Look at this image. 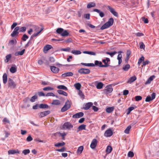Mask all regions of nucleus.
I'll use <instances>...</instances> for the list:
<instances>
[{
    "mask_svg": "<svg viewBox=\"0 0 159 159\" xmlns=\"http://www.w3.org/2000/svg\"><path fill=\"white\" fill-rule=\"evenodd\" d=\"M112 148L111 146L109 145L107 148L106 152L107 153H110L112 151Z\"/></svg>",
    "mask_w": 159,
    "mask_h": 159,
    "instance_id": "nucleus-33",
    "label": "nucleus"
},
{
    "mask_svg": "<svg viewBox=\"0 0 159 159\" xmlns=\"http://www.w3.org/2000/svg\"><path fill=\"white\" fill-rule=\"evenodd\" d=\"M122 52V51H119L118 52V53H119L117 57V59L118 60V64L119 65L120 64L122 61V60L121 59V58L122 57V55L121 53Z\"/></svg>",
    "mask_w": 159,
    "mask_h": 159,
    "instance_id": "nucleus-15",
    "label": "nucleus"
},
{
    "mask_svg": "<svg viewBox=\"0 0 159 159\" xmlns=\"http://www.w3.org/2000/svg\"><path fill=\"white\" fill-rule=\"evenodd\" d=\"M26 28L25 27H22L19 29V32H25L26 31Z\"/></svg>",
    "mask_w": 159,
    "mask_h": 159,
    "instance_id": "nucleus-57",
    "label": "nucleus"
},
{
    "mask_svg": "<svg viewBox=\"0 0 159 159\" xmlns=\"http://www.w3.org/2000/svg\"><path fill=\"white\" fill-rule=\"evenodd\" d=\"M152 100V99H151V97L149 95L147 96L145 99V101L146 102H149Z\"/></svg>",
    "mask_w": 159,
    "mask_h": 159,
    "instance_id": "nucleus-61",
    "label": "nucleus"
},
{
    "mask_svg": "<svg viewBox=\"0 0 159 159\" xmlns=\"http://www.w3.org/2000/svg\"><path fill=\"white\" fill-rule=\"evenodd\" d=\"M60 103V102L59 100H53V102L52 103V104H54L55 105H58Z\"/></svg>",
    "mask_w": 159,
    "mask_h": 159,
    "instance_id": "nucleus-49",
    "label": "nucleus"
},
{
    "mask_svg": "<svg viewBox=\"0 0 159 159\" xmlns=\"http://www.w3.org/2000/svg\"><path fill=\"white\" fill-rule=\"evenodd\" d=\"M95 66H97L100 67H102V63L101 61H99L97 60H96L95 61L94 64Z\"/></svg>",
    "mask_w": 159,
    "mask_h": 159,
    "instance_id": "nucleus-30",
    "label": "nucleus"
},
{
    "mask_svg": "<svg viewBox=\"0 0 159 159\" xmlns=\"http://www.w3.org/2000/svg\"><path fill=\"white\" fill-rule=\"evenodd\" d=\"M68 35H69V33L67 32V30L63 29V31L61 34V35L62 36L64 37L67 36Z\"/></svg>",
    "mask_w": 159,
    "mask_h": 159,
    "instance_id": "nucleus-35",
    "label": "nucleus"
},
{
    "mask_svg": "<svg viewBox=\"0 0 159 159\" xmlns=\"http://www.w3.org/2000/svg\"><path fill=\"white\" fill-rule=\"evenodd\" d=\"M95 5L96 4L94 2H91L88 4L87 6V8H89L95 7Z\"/></svg>",
    "mask_w": 159,
    "mask_h": 159,
    "instance_id": "nucleus-31",
    "label": "nucleus"
},
{
    "mask_svg": "<svg viewBox=\"0 0 159 159\" xmlns=\"http://www.w3.org/2000/svg\"><path fill=\"white\" fill-rule=\"evenodd\" d=\"M63 127L64 129L66 128V129H70L71 128H73V126L70 123L67 122L64 124Z\"/></svg>",
    "mask_w": 159,
    "mask_h": 159,
    "instance_id": "nucleus-5",
    "label": "nucleus"
},
{
    "mask_svg": "<svg viewBox=\"0 0 159 159\" xmlns=\"http://www.w3.org/2000/svg\"><path fill=\"white\" fill-rule=\"evenodd\" d=\"M11 57V54H9L7 55L6 56V60H5V62H8L9 61Z\"/></svg>",
    "mask_w": 159,
    "mask_h": 159,
    "instance_id": "nucleus-44",
    "label": "nucleus"
},
{
    "mask_svg": "<svg viewBox=\"0 0 159 159\" xmlns=\"http://www.w3.org/2000/svg\"><path fill=\"white\" fill-rule=\"evenodd\" d=\"M113 22H114V20H113V19L112 18H110L108 21L106 22V24H107V26L109 27L110 26L112 25H113Z\"/></svg>",
    "mask_w": 159,
    "mask_h": 159,
    "instance_id": "nucleus-19",
    "label": "nucleus"
},
{
    "mask_svg": "<svg viewBox=\"0 0 159 159\" xmlns=\"http://www.w3.org/2000/svg\"><path fill=\"white\" fill-rule=\"evenodd\" d=\"M144 58L143 56H142L139 59L138 61V64L139 65H140V64L142 62V61H144Z\"/></svg>",
    "mask_w": 159,
    "mask_h": 159,
    "instance_id": "nucleus-48",
    "label": "nucleus"
},
{
    "mask_svg": "<svg viewBox=\"0 0 159 159\" xmlns=\"http://www.w3.org/2000/svg\"><path fill=\"white\" fill-rule=\"evenodd\" d=\"M108 27H109L107 26V24H106L105 23L100 28V29L102 30H103L105 29L108 28Z\"/></svg>",
    "mask_w": 159,
    "mask_h": 159,
    "instance_id": "nucleus-58",
    "label": "nucleus"
},
{
    "mask_svg": "<svg viewBox=\"0 0 159 159\" xmlns=\"http://www.w3.org/2000/svg\"><path fill=\"white\" fill-rule=\"evenodd\" d=\"M81 64L82 65L88 66L93 67V66H94V64L93 63H81Z\"/></svg>",
    "mask_w": 159,
    "mask_h": 159,
    "instance_id": "nucleus-32",
    "label": "nucleus"
},
{
    "mask_svg": "<svg viewBox=\"0 0 159 159\" xmlns=\"http://www.w3.org/2000/svg\"><path fill=\"white\" fill-rule=\"evenodd\" d=\"M43 28H41V29L40 30L39 32H37V33H34V34H33V35L34 36H34V37H36L37 36H38V34L43 30Z\"/></svg>",
    "mask_w": 159,
    "mask_h": 159,
    "instance_id": "nucleus-56",
    "label": "nucleus"
},
{
    "mask_svg": "<svg viewBox=\"0 0 159 159\" xmlns=\"http://www.w3.org/2000/svg\"><path fill=\"white\" fill-rule=\"evenodd\" d=\"M74 86L77 90H80L81 87V85L80 83H78L75 84Z\"/></svg>",
    "mask_w": 159,
    "mask_h": 159,
    "instance_id": "nucleus-34",
    "label": "nucleus"
},
{
    "mask_svg": "<svg viewBox=\"0 0 159 159\" xmlns=\"http://www.w3.org/2000/svg\"><path fill=\"white\" fill-rule=\"evenodd\" d=\"M128 156L129 157H132L134 156V154L133 152L129 151L128 154Z\"/></svg>",
    "mask_w": 159,
    "mask_h": 159,
    "instance_id": "nucleus-63",
    "label": "nucleus"
},
{
    "mask_svg": "<svg viewBox=\"0 0 159 159\" xmlns=\"http://www.w3.org/2000/svg\"><path fill=\"white\" fill-rule=\"evenodd\" d=\"M84 113L82 112L77 113L72 116L73 118H78L84 116Z\"/></svg>",
    "mask_w": 159,
    "mask_h": 159,
    "instance_id": "nucleus-13",
    "label": "nucleus"
},
{
    "mask_svg": "<svg viewBox=\"0 0 159 159\" xmlns=\"http://www.w3.org/2000/svg\"><path fill=\"white\" fill-rule=\"evenodd\" d=\"M65 144V143L64 142H62L61 143H59L54 144L55 146L57 147H59L61 146H64Z\"/></svg>",
    "mask_w": 159,
    "mask_h": 159,
    "instance_id": "nucleus-36",
    "label": "nucleus"
},
{
    "mask_svg": "<svg viewBox=\"0 0 159 159\" xmlns=\"http://www.w3.org/2000/svg\"><path fill=\"white\" fill-rule=\"evenodd\" d=\"M142 99V97L140 96H137L135 97V100L137 101H139Z\"/></svg>",
    "mask_w": 159,
    "mask_h": 159,
    "instance_id": "nucleus-60",
    "label": "nucleus"
},
{
    "mask_svg": "<svg viewBox=\"0 0 159 159\" xmlns=\"http://www.w3.org/2000/svg\"><path fill=\"white\" fill-rule=\"evenodd\" d=\"M70 50V48L69 47H67L66 48H62L61 49V51L65 52H69Z\"/></svg>",
    "mask_w": 159,
    "mask_h": 159,
    "instance_id": "nucleus-55",
    "label": "nucleus"
},
{
    "mask_svg": "<svg viewBox=\"0 0 159 159\" xmlns=\"http://www.w3.org/2000/svg\"><path fill=\"white\" fill-rule=\"evenodd\" d=\"M130 67V66L129 65V64H127L123 67V69L124 70L126 71L128 70L129 69Z\"/></svg>",
    "mask_w": 159,
    "mask_h": 159,
    "instance_id": "nucleus-45",
    "label": "nucleus"
},
{
    "mask_svg": "<svg viewBox=\"0 0 159 159\" xmlns=\"http://www.w3.org/2000/svg\"><path fill=\"white\" fill-rule=\"evenodd\" d=\"M107 7L108 8L109 10L113 15L116 17L118 16V13L115 11V9L109 6H108Z\"/></svg>",
    "mask_w": 159,
    "mask_h": 159,
    "instance_id": "nucleus-9",
    "label": "nucleus"
},
{
    "mask_svg": "<svg viewBox=\"0 0 159 159\" xmlns=\"http://www.w3.org/2000/svg\"><path fill=\"white\" fill-rule=\"evenodd\" d=\"M71 52L75 55H79L81 54V52L80 50H73L71 51Z\"/></svg>",
    "mask_w": 159,
    "mask_h": 159,
    "instance_id": "nucleus-27",
    "label": "nucleus"
},
{
    "mask_svg": "<svg viewBox=\"0 0 159 159\" xmlns=\"http://www.w3.org/2000/svg\"><path fill=\"white\" fill-rule=\"evenodd\" d=\"M19 26L16 27L11 34V37H14L16 35H18L19 34V32H18V31L19 30Z\"/></svg>",
    "mask_w": 159,
    "mask_h": 159,
    "instance_id": "nucleus-4",
    "label": "nucleus"
},
{
    "mask_svg": "<svg viewBox=\"0 0 159 159\" xmlns=\"http://www.w3.org/2000/svg\"><path fill=\"white\" fill-rule=\"evenodd\" d=\"M37 98V96L36 95H34L32 96L30 99V101L32 102H34L35 101V100Z\"/></svg>",
    "mask_w": 159,
    "mask_h": 159,
    "instance_id": "nucleus-54",
    "label": "nucleus"
},
{
    "mask_svg": "<svg viewBox=\"0 0 159 159\" xmlns=\"http://www.w3.org/2000/svg\"><path fill=\"white\" fill-rule=\"evenodd\" d=\"M17 68L16 65L15 64H13L10 69V71L11 73H14L16 71Z\"/></svg>",
    "mask_w": 159,
    "mask_h": 159,
    "instance_id": "nucleus-16",
    "label": "nucleus"
},
{
    "mask_svg": "<svg viewBox=\"0 0 159 159\" xmlns=\"http://www.w3.org/2000/svg\"><path fill=\"white\" fill-rule=\"evenodd\" d=\"M8 153L9 155L14 154L16 153V151L14 150H10L8 151Z\"/></svg>",
    "mask_w": 159,
    "mask_h": 159,
    "instance_id": "nucleus-52",
    "label": "nucleus"
},
{
    "mask_svg": "<svg viewBox=\"0 0 159 159\" xmlns=\"http://www.w3.org/2000/svg\"><path fill=\"white\" fill-rule=\"evenodd\" d=\"M90 14H84V17L86 19L89 20L90 19Z\"/></svg>",
    "mask_w": 159,
    "mask_h": 159,
    "instance_id": "nucleus-62",
    "label": "nucleus"
},
{
    "mask_svg": "<svg viewBox=\"0 0 159 159\" xmlns=\"http://www.w3.org/2000/svg\"><path fill=\"white\" fill-rule=\"evenodd\" d=\"M7 74L5 73L2 76V80L3 84H6L7 82Z\"/></svg>",
    "mask_w": 159,
    "mask_h": 159,
    "instance_id": "nucleus-23",
    "label": "nucleus"
},
{
    "mask_svg": "<svg viewBox=\"0 0 159 159\" xmlns=\"http://www.w3.org/2000/svg\"><path fill=\"white\" fill-rule=\"evenodd\" d=\"M50 113V111H45L41 112L38 114V116L39 118H42L49 115Z\"/></svg>",
    "mask_w": 159,
    "mask_h": 159,
    "instance_id": "nucleus-3",
    "label": "nucleus"
},
{
    "mask_svg": "<svg viewBox=\"0 0 159 159\" xmlns=\"http://www.w3.org/2000/svg\"><path fill=\"white\" fill-rule=\"evenodd\" d=\"M137 79L135 76H134L130 78V79L127 81V83L131 84L132 83L135 81Z\"/></svg>",
    "mask_w": 159,
    "mask_h": 159,
    "instance_id": "nucleus-21",
    "label": "nucleus"
},
{
    "mask_svg": "<svg viewBox=\"0 0 159 159\" xmlns=\"http://www.w3.org/2000/svg\"><path fill=\"white\" fill-rule=\"evenodd\" d=\"M116 53V51H114L112 52H106V53L107 54L109 55L111 57H113L114 55H115Z\"/></svg>",
    "mask_w": 159,
    "mask_h": 159,
    "instance_id": "nucleus-47",
    "label": "nucleus"
},
{
    "mask_svg": "<svg viewBox=\"0 0 159 159\" xmlns=\"http://www.w3.org/2000/svg\"><path fill=\"white\" fill-rule=\"evenodd\" d=\"M51 70L54 73H57L59 71V69L54 66H50Z\"/></svg>",
    "mask_w": 159,
    "mask_h": 159,
    "instance_id": "nucleus-17",
    "label": "nucleus"
},
{
    "mask_svg": "<svg viewBox=\"0 0 159 159\" xmlns=\"http://www.w3.org/2000/svg\"><path fill=\"white\" fill-rule=\"evenodd\" d=\"M114 109V108L113 107H109L107 108L106 111L107 113H110L113 111Z\"/></svg>",
    "mask_w": 159,
    "mask_h": 159,
    "instance_id": "nucleus-38",
    "label": "nucleus"
},
{
    "mask_svg": "<svg viewBox=\"0 0 159 159\" xmlns=\"http://www.w3.org/2000/svg\"><path fill=\"white\" fill-rule=\"evenodd\" d=\"M60 134V136H61L62 137V139L63 140L65 139V137L66 135V134L65 132H63V133H59Z\"/></svg>",
    "mask_w": 159,
    "mask_h": 159,
    "instance_id": "nucleus-59",
    "label": "nucleus"
},
{
    "mask_svg": "<svg viewBox=\"0 0 159 159\" xmlns=\"http://www.w3.org/2000/svg\"><path fill=\"white\" fill-rule=\"evenodd\" d=\"M93 11L94 12H96L98 13L100 16L101 18L105 16L104 13L103 11H101L99 9H94Z\"/></svg>",
    "mask_w": 159,
    "mask_h": 159,
    "instance_id": "nucleus-11",
    "label": "nucleus"
},
{
    "mask_svg": "<svg viewBox=\"0 0 159 159\" xmlns=\"http://www.w3.org/2000/svg\"><path fill=\"white\" fill-rule=\"evenodd\" d=\"M73 75V74L72 72H67L64 74H63L61 75V77L63 78H65L66 77L72 76Z\"/></svg>",
    "mask_w": 159,
    "mask_h": 159,
    "instance_id": "nucleus-18",
    "label": "nucleus"
},
{
    "mask_svg": "<svg viewBox=\"0 0 159 159\" xmlns=\"http://www.w3.org/2000/svg\"><path fill=\"white\" fill-rule=\"evenodd\" d=\"M110 61V59L106 57L105 59L102 60V62L104 63V65H102V67H107L110 66L108 64V62Z\"/></svg>",
    "mask_w": 159,
    "mask_h": 159,
    "instance_id": "nucleus-7",
    "label": "nucleus"
},
{
    "mask_svg": "<svg viewBox=\"0 0 159 159\" xmlns=\"http://www.w3.org/2000/svg\"><path fill=\"white\" fill-rule=\"evenodd\" d=\"M83 149L84 147L83 146H80L79 147L77 150V153L80 154L82 153Z\"/></svg>",
    "mask_w": 159,
    "mask_h": 159,
    "instance_id": "nucleus-39",
    "label": "nucleus"
},
{
    "mask_svg": "<svg viewBox=\"0 0 159 159\" xmlns=\"http://www.w3.org/2000/svg\"><path fill=\"white\" fill-rule=\"evenodd\" d=\"M63 31V29L61 28H58L56 30L57 33L61 35Z\"/></svg>",
    "mask_w": 159,
    "mask_h": 159,
    "instance_id": "nucleus-43",
    "label": "nucleus"
},
{
    "mask_svg": "<svg viewBox=\"0 0 159 159\" xmlns=\"http://www.w3.org/2000/svg\"><path fill=\"white\" fill-rule=\"evenodd\" d=\"M57 88L58 89L64 90L65 91L68 90V89L65 86L63 85H59L57 86Z\"/></svg>",
    "mask_w": 159,
    "mask_h": 159,
    "instance_id": "nucleus-29",
    "label": "nucleus"
},
{
    "mask_svg": "<svg viewBox=\"0 0 159 159\" xmlns=\"http://www.w3.org/2000/svg\"><path fill=\"white\" fill-rule=\"evenodd\" d=\"M93 105L92 102H88L84 104L83 109L85 110H88Z\"/></svg>",
    "mask_w": 159,
    "mask_h": 159,
    "instance_id": "nucleus-8",
    "label": "nucleus"
},
{
    "mask_svg": "<svg viewBox=\"0 0 159 159\" xmlns=\"http://www.w3.org/2000/svg\"><path fill=\"white\" fill-rule=\"evenodd\" d=\"M67 107L66 106V105H64L63 107L61 108V112H64L67 110H68V108H67Z\"/></svg>",
    "mask_w": 159,
    "mask_h": 159,
    "instance_id": "nucleus-53",
    "label": "nucleus"
},
{
    "mask_svg": "<svg viewBox=\"0 0 159 159\" xmlns=\"http://www.w3.org/2000/svg\"><path fill=\"white\" fill-rule=\"evenodd\" d=\"M78 94L80 97L82 98L83 99H84L85 98V96L84 94L80 90L79 91V92L78 93Z\"/></svg>",
    "mask_w": 159,
    "mask_h": 159,
    "instance_id": "nucleus-41",
    "label": "nucleus"
},
{
    "mask_svg": "<svg viewBox=\"0 0 159 159\" xmlns=\"http://www.w3.org/2000/svg\"><path fill=\"white\" fill-rule=\"evenodd\" d=\"M155 78V76L152 75L145 82V84H150L153 79Z\"/></svg>",
    "mask_w": 159,
    "mask_h": 159,
    "instance_id": "nucleus-22",
    "label": "nucleus"
},
{
    "mask_svg": "<svg viewBox=\"0 0 159 159\" xmlns=\"http://www.w3.org/2000/svg\"><path fill=\"white\" fill-rule=\"evenodd\" d=\"M28 38L29 37L26 34H25L23 35L21 38V39L23 41H25L26 40V39H28Z\"/></svg>",
    "mask_w": 159,
    "mask_h": 159,
    "instance_id": "nucleus-50",
    "label": "nucleus"
},
{
    "mask_svg": "<svg viewBox=\"0 0 159 159\" xmlns=\"http://www.w3.org/2000/svg\"><path fill=\"white\" fill-rule=\"evenodd\" d=\"M97 144V141L96 139H93L90 144V148L94 149L95 148Z\"/></svg>",
    "mask_w": 159,
    "mask_h": 159,
    "instance_id": "nucleus-10",
    "label": "nucleus"
},
{
    "mask_svg": "<svg viewBox=\"0 0 159 159\" xmlns=\"http://www.w3.org/2000/svg\"><path fill=\"white\" fill-rule=\"evenodd\" d=\"M54 89L51 87L48 86L45 87L43 89V90L44 91L53 90Z\"/></svg>",
    "mask_w": 159,
    "mask_h": 159,
    "instance_id": "nucleus-46",
    "label": "nucleus"
},
{
    "mask_svg": "<svg viewBox=\"0 0 159 159\" xmlns=\"http://www.w3.org/2000/svg\"><path fill=\"white\" fill-rule=\"evenodd\" d=\"M103 86V84L101 82H98L96 85V88L98 89H102Z\"/></svg>",
    "mask_w": 159,
    "mask_h": 159,
    "instance_id": "nucleus-26",
    "label": "nucleus"
},
{
    "mask_svg": "<svg viewBox=\"0 0 159 159\" xmlns=\"http://www.w3.org/2000/svg\"><path fill=\"white\" fill-rule=\"evenodd\" d=\"M106 89L105 90L106 91V92L107 93H111L113 91V88L111 85H107L106 87Z\"/></svg>",
    "mask_w": 159,
    "mask_h": 159,
    "instance_id": "nucleus-14",
    "label": "nucleus"
},
{
    "mask_svg": "<svg viewBox=\"0 0 159 159\" xmlns=\"http://www.w3.org/2000/svg\"><path fill=\"white\" fill-rule=\"evenodd\" d=\"M16 84L12 80L9 78L8 80V86L11 88L14 89L16 87Z\"/></svg>",
    "mask_w": 159,
    "mask_h": 159,
    "instance_id": "nucleus-1",
    "label": "nucleus"
},
{
    "mask_svg": "<svg viewBox=\"0 0 159 159\" xmlns=\"http://www.w3.org/2000/svg\"><path fill=\"white\" fill-rule=\"evenodd\" d=\"M49 107L48 105L47 104H41L39 105V108L42 109H48Z\"/></svg>",
    "mask_w": 159,
    "mask_h": 159,
    "instance_id": "nucleus-25",
    "label": "nucleus"
},
{
    "mask_svg": "<svg viewBox=\"0 0 159 159\" xmlns=\"http://www.w3.org/2000/svg\"><path fill=\"white\" fill-rule=\"evenodd\" d=\"M78 72L81 74H88L90 72V70L88 69L81 68L78 70Z\"/></svg>",
    "mask_w": 159,
    "mask_h": 159,
    "instance_id": "nucleus-2",
    "label": "nucleus"
},
{
    "mask_svg": "<svg viewBox=\"0 0 159 159\" xmlns=\"http://www.w3.org/2000/svg\"><path fill=\"white\" fill-rule=\"evenodd\" d=\"M57 92L59 94L63 95L66 96H67V93L66 92L61 90H57Z\"/></svg>",
    "mask_w": 159,
    "mask_h": 159,
    "instance_id": "nucleus-28",
    "label": "nucleus"
},
{
    "mask_svg": "<svg viewBox=\"0 0 159 159\" xmlns=\"http://www.w3.org/2000/svg\"><path fill=\"white\" fill-rule=\"evenodd\" d=\"M113 131L111 129L109 128L107 130L104 134V136L106 137H110L113 134Z\"/></svg>",
    "mask_w": 159,
    "mask_h": 159,
    "instance_id": "nucleus-6",
    "label": "nucleus"
},
{
    "mask_svg": "<svg viewBox=\"0 0 159 159\" xmlns=\"http://www.w3.org/2000/svg\"><path fill=\"white\" fill-rule=\"evenodd\" d=\"M22 153L25 155H26L30 153V150L29 149H25L22 151Z\"/></svg>",
    "mask_w": 159,
    "mask_h": 159,
    "instance_id": "nucleus-51",
    "label": "nucleus"
},
{
    "mask_svg": "<svg viewBox=\"0 0 159 159\" xmlns=\"http://www.w3.org/2000/svg\"><path fill=\"white\" fill-rule=\"evenodd\" d=\"M52 48V47L51 45L49 44L46 45L43 48V52L44 53H46L49 50Z\"/></svg>",
    "mask_w": 159,
    "mask_h": 159,
    "instance_id": "nucleus-12",
    "label": "nucleus"
},
{
    "mask_svg": "<svg viewBox=\"0 0 159 159\" xmlns=\"http://www.w3.org/2000/svg\"><path fill=\"white\" fill-rule=\"evenodd\" d=\"M140 48L141 49H144L145 48V46L144 43L142 42H141L139 43Z\"/></svg>",
    "mask_w": 159,
    "mask_h": 159,
    "instance_id": "nucleus-64",
    "label": "nucleus"
},
{
    "mask_svg": "<svg viewBox=\"0 0 159 159\" xmlns=\"http://www.w3.org/2000/svg\"><path fill=\"white\" fill-rule=\"evenodd\" d=\"M25 49H23L22 50H21V51H18L16 52H15V55L16 56H18L19 55H22L25 51Z\"/></svg>",
    "mask_w": 159,
    "mask_h": 159,
    "instance_id": "nucleus-24",
    "label": "nucleus"
},
{
    "mask_svg": "<svg viewBox=\"0 0 159 159\" xmlns=\"http://www.w3.org/2000/svg\"><path fill=\"white\" fill-rule=\"evenodd\" d=\"M84 53L87 54L89 55L95 56L96 55V53L93 52L84 51L83 52Z\"/></svg>",
    "mask_w": 159,
    "mask_h": 159,
    "instance_id": "nucleus-37",
    "label": "nucleus"
},
{
    "mask_svg": "<svg viewBox=\"0 0 159 159\" xmlns=\"http://www.w3.org/2000/svg\"><path fill=\"white\" fill-rule=\"evenodd\" d=\"M65 105H66V106L67 107L68 110L71 107L70 102L69 100H67L65 102Z\"/></svg>",
    "mask_w": 159,
    "mask_h": 159,
    "instance_id": "nucleus-42",
    "label": "nucleus"
},
{
    "mask_svg": "<svg viewBox=\"0 0 159 159\" xmlns=\"http://www.w3.org/2000/svg\"><path fill=\"white\" fill-rule=\"evenodd\" d=\"M86 126V125L84 124L81 125L79 126L77 128V132H79L81 130H85Z\"/></svg>",
    "mask_w": 159,
    "mask_h": 159,
    "instance_id": "nucleus-20",
    "label": "nucleus"
},
{
    "mask_svg": "<svg viewBox=\"0 0 159 159\" xmlns=\"http://www.w3.org/2000/svg\"><path fill=\"white\" fill-rule=\"evenodd\" d=\"M131 128V126L130 125L128 126L125 129L124 132L126 134H128L129 133V131Z\"/></svg>",
    "mask_w": 159,
    "mask_h": 159,
    "instance_id": "nucleus-40",
    "label": "nucleus"
}]
</instances>
